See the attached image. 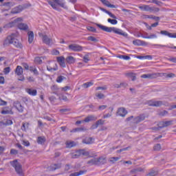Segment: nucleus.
Here are the masks:
<instances>
[{
  "label": "nucleus",
  "mask_w": 176,
  "mask_h": 176,
  "mask_svg": "<svg viewBox=\"0 0 176 176\" xmlns=\"http://www.w3.org/2000/svg\"><path fill=\"white\" fill-rule=\"evenodd\" d=\"M15 38H17V34L12 33L8 35L3 41V46H9L10 45H12Z\"/></svg>",
  "instance_id": "39448f33"
},
{
  "label": "nucleus",
  "mask_w": 176,
  "mask_h": 176,
  "mask_svg": "<svg viewBox=\"0 0 176 176\" xmlns=\"http://www.w3.org/2000/svg\"><path fill=\"white\" fill-rule=\"evenodd\" d=\"M29 70L30 72H33L34 75H39V72H38V69H36V67L34 66H30Z\"/></svg>",
  "instance_id": "58836bf2"
},
{
  "label": "nucleus",
  "mask_w": 176,
  "mask_h": 176,
  "mask_svg": "<svg viewBox=\"0 0 176 176\" xmlns=\"http://www.w3.org/2000/svg\"><path fill=\"white\" fill-rule=\"evenodd\" d=\"M1 115H13V111L12 109L10 110H2L1 111Z\"/></svg>",
  "instance_id": "79ce46f5"
},
{
  "label": "nucleus",
  "mask_w": 176,
  "mask_h": 176,
  "mask_svg": "<svg viewBox=\"0 0 176 176\" xmlns=\"http://www.w3.org/2000/svg\"><path fill=\"white\" fill-rule=\"evenodd\" d=\"M127 113L128 111L124 107H120L117 111V116H121L122 118H124Z\"/></svg>",
  "instance_id": "9d476101"
},
{
  "label": "nucleus",
  "mask_w": 176,
  "mask_h": 176,
  "mask_svg": "<svg viewBox=\"0 0 176 176\" xmlns=\"http://www.w3.org/2000/svg\"><path fill=\"white\" fill-rule=\"evenodd\" d=\"M148 116H149L148 115H145V113H142L133 119V123H135V124H138V123L144 122V120H145L146 118H148Z\"/></svg>",
  "instance_id": "423d86ee"
},
{
  "label": "nucleus",
  "mask_w": 176,
  "mask_h": 176,
  "mask_svg": "<svg viewBox=\"0 0 176 176\" xmlns=\"http://www.w3.org/2000/svg\"><path fill=\"white\" fill-rule=\"evenodd\" d=\"M80 155H82V154L80 153V150H79L75 154H74L72 155V158L73 159H78V157H79V156H80Z\"/></svg>",
  "instance_id": "864d4df0"
},
{
  "label": "nucleus",
  "mask_w": 176,
  "mask_h": 176,
  "mask_svg": "<svg viewBox=\"0 0 176 176\" xmlns=\"http://www.w3.org/2000/svg\"><path fill=\"white\" fill-rule=\"evenodd\" d=\"M66 148H73V146H76V144L75 142H66Z\"/></svg>",
  "instance_id": "c03bdc74"
},
{
  "label": "nucleus",
  "mask_w": 176,
  "mask_h": 176,
  "mask_svg": "<svg viewBox=\"0 0 176 176\" xmlns=\"http://www.w3.org/2000/svg\"><path fill=\"white\" fill-rule=\"evenodd\" d=\"M5 105H8V102L0 98V107H3Z\"/></svg>",
  "instance_id": "680f3d73"
},
{
  "label": "nucleus",
  "mask_w": 176,
  "mask_h": 176,
  "mask_svg": "<svg viewBox=\"0 0 176 176\" xmlns=\"http://www.w3.org/2000/svg\"><path fill=\"white\" fill-rule=\"evenodd\" d=\"M31 3H25L23 5H19L15 8H12L10 14H17L19 13H21L24 9H27L28 8H30Z\"/></svg>",
  "instance_id": "7ed1b4c3"
},
{
  "label": "nucleus",
  "mask_w": 176,
  "mask_h": 176,
  "mask_svg": "<svg viewBox=\"0 0 176 176\" xmlns=\"http://www.w3.org/2000/svg\"><path fill=\"white\" fill-rule=\"evenodd\" d=\"M104 123H105V120L102 119H100L98 121H96V124H98V126H102Z\"/></svg>",
  "instance_id": "6e6d98bb"
},
{
  "label": "nucleus",
  "mask_w": 176,
  "mask_h": 176,
  "mask_svg": "<svg viewBox=\"0 0 176 176\" xmlns=\"http://www.w3.org/2000/svg\"><path fill=\"white\" fill-rule=\"evenodd\" d=\"M133 43L135 46H146L147 45L146 42L138 39L134 40Z\"/></svg>",
  "instance_id": "2eb2a0df"
},
{
  "label": "nucleus",
  "mask_w": 176,
  "mask_h": 176,
  "mask_svg": "<svg viewBox=\"0 0 176 176\" xmlns=\"http://www.w3.org/2000/svg\"><path fill=\"white\" fill-rule=\"evenodd\" d=\"M159 174V171L155 170V168H153L150 170V171L146 175V176H156Z\"/></svg>",
  "instance_id": "aec40b11"
},
{
  "label": "nucleus",
  "mask_w": 176,
  "mask_h": 176,
  "mask_svg": "<svg viewBox=\"0 0 176 176\" xmlns=\"http://www.w3.org/2000/svg\"><path fill=\"white\" fill-rule=\"evenodd\" d=\"M168 61H171L172 63H176V58L175 57H172L168 58Z\"/></svg>",
  "instance_id": "774afa93"
},
{
  "label": "nucleus",
  "mask_w": 176,
  "mask_h": 176,
  "mask_svg": "<svg viewBox=\"0 0 176 176\" xmlns=\"http://www.w3.org/2000/svg\"><path fill=\"white\" fill-rule=\"evenodd\" d=\"M34 63H35L36 64H42V59L41 58V57L36 56V57L34 58Z\"/></svg>",
  "instance_id": "603ef678"
},
{
  "label": "nucleus",
  "mask_w": 176,
  "mask_h": 176,
  "mask_svg": "<svg viewBox=\"0 0 176 176\" xmlns=\"http://www.w3.org/2000/svg\"><path fill=\"white\" fill-rule=\"evenodd\" d=\"M65 61V58H64V56H58L57 57V62L58 63V64L60 63H63Z\"/></svg>",
  "instance_id": "4d7b16f0"
},
{
  "label": "nucleus",
  "mask_w": 176,
  "mask_h": 176,
  "mask_svg": "<svg viewBox=\"0 0 176 176\" xmlns=\"http://www.w3.org/2000/svg\"><path fill=\"white\" fill-rule=\"evenodd\" d=\"M96 96L99 99V100H102V98H105V95L104 94H96Z\"/></svg>",
  "instance_id": "13d9d810"
},
{
  "label": "nucleus",
  "mask_w": 176,
  "mask_h": 176,
  "mask_svg": "<svg viewBox=\"0 0 176 176\" xmlns=\"http://www.w3.org/2000/svg\"><path fill=\"white\" fill-rule=\"evenodd\" d=\"M3 6H6V8H13V6H14V5H16V3H14V1H9V2H6L3 3Z\"/></svg>",
  "instance_id": "e433bc0d"
},
{
  "label": "nucleus",
  "mask_w": 176,
  "mask_h": 176,
  "mask_svg": "<svg viewBox=\"0 0 176 176\" xmlns=\"http://www.w3.org/2000/svg\"><path fill=\"white\" fill-rule=\"evenodd\" d=\"M66 79H67V78L65 77L64 76H59L56 78V82H57V83H61V82H63V80H65Z\"/></svg>",
  "instance_id": "a18cd8bd"
},
{
  "label": "nucleus",
  "mask_w": 176,
  "mask_h": 176,
  "mask_svg": "<svg viewBox=\"0 0 176 176\" xmlns=\"http://www.w3.org/2000/svg\"><path fill=\"white\" fill-rule=\"evenodd\" d=\"M160 34L168 36L169 38H176V33H170L167 30H161Z\"/></svg>",
  "instance_id": "ddd939ff"
},
{
  "label": "nucleus",
  "mask_w": 176,
  "mask_h": 176,
  "mask_svg": "<svg viewBox=\"0 0 176 176\" xmlns=\"http://www.w3.org/2000/svg\"><path fill=\"white\" fill-rule=\"evenodd\" d=\"M100 2H102L103 5H104V6H107V8H111V9H116V8H118V6L113 4H111V3L108 1V0H100Z\"/></svg>",
  "instance_id": "4468645a"
},
{
  "label": "nucleus",
  "mask_w": 176,
  "mask_h": 176,
  "mask_svg": "<svg viewBox=\"0 0 176 176\" xmlns=\"http://www.w3.org/2000/svg\"><path fill=\"white\" fill-rule=\"evenodd\" d=\"M138 58H140V60H142V58H148V60H152V56L151 55H146V56H138Z\"/></svg>",
  "instance_id": "8fccbe9b"
},
{
  "label": "nucleus",
  "mask_w": 176,
  "mask_h": 176,
  "mask_svg": "<svg viewBox=\"0 0 176 176\" xmlns=\"http://www.w3.org/2000/svg\"><path fill=\"white\" fill-rule=\"evenodd\" d=\"M18 28H19V30H22L23 31H27V30H28V25L25 23H19L18 25Z\"/></svg>",
  "instance_id": "2f4dec72"
},
{
  "label": "nucleus",
  "mask_w": 176,
  "mask_h": 176,
  "mask_svg": "<svg viewBox=\"0 0 176 176\" xmlns=\"http://www.w3.org/2000/svg\"><path fill=\"white\" fill-rule=\"evenodd\" d=\"M82 60L84 61V63H85L86 64H87L89 63V61H90V58H89V56H85L82 58Z\"/></svg>",
  "instance_id": "e2e57ef3"
},
{
  "label": "nucleus",
  "mask_w": 176,
  "mask_h": 176,
  "mask_svg": "<svg viewBox=\"0 0 176 176\" xmlns=\"http://www.w3.org/2000/svg\"><path fill=\"white\" fill-rule=\"evenodd\" d=\"M96 159L98 166H102V164H105L107 163V159L103 157H98Z\"/></svg>",
  "instance_id": "6ab92c4d"
},
{
  "label": "nucleus",
  "mask_w": 176,
  "mask_h": 176,
  "mask_svg": "<svg viewBox=\"0 0 176 176\" xmlns=\"http://www.w3.org/2000/svg\"><path fill=\"white\" fill-rule=\"evenodd\" d=\"M144 171V168L139 167L137 168H133L131 170V173H133V174H137L138 173H142Z\"/></svg>",
  "instance_id": "ea45409f"
},
{
  "label": "nucleus",
  "mask_w": 176,
  "mask_h": 176,
  "mask_svg": "<svg viewBox=\"0 0 176 176\" xmlns=\"http://www.w3.org/2000/svg\"><path fill=\"white\" fill-rule=\"evenodd\" d=\"M27 93L30 94V96H36L38 91L36 89H26Z\"/></svg>",
  "instance_id": "7c9ffc66"
},
{
  "label": "nucleus",
  "mask_w": 176,
  "mask_h": 176,
  "mask_svg": "<svg viewBox=\"0 0 176 176\" xmlns=\"http://www.w3.org/2000/svg\"><path fill=\"white\" fill-rule=\"evenodd\" d=\"M13 106L16 109V110L18 111V112H19V113H23V112H24V107L21 104V102H20V101L19 100L14 101L13 102Z\"/></svg>",
  "instance_id": "6e6552de"
},
{
  "label": "nucleus",
  "mask_w": 176,
  "mask_h": 176,
  "mask_svg": "<svg viewBox=\"0 0 176 176\" xmlns=\"http://www.w3.org/2000/svg\"><path fill=\"white\" fill-rule=\"evenodd\" d=\"M47 2L49 3V5H50V6H52V8H53L55 10H60V9L58 8V6H57V4L53 3V1H50V0H47Z\"/></svg>",
  "instance_id": "72a5a7b5"
},
{
  "label": "nucleus",
  "mask_w": 176,
  "mask_h": 176,
  "mask_svg": "<svg viewBox=\"0 0 176 176\" xmlns=\"http://www.w3.org/2000/svg\"><path fill=\"white\" fill-rule=\"evenodd\" d=\"M154 151H160L162 149V146L160 144H157L155 146L153 147Z\"/></svg>",
  "instance_id": "052dcab7"
},
{
  "label": "nucleus",
  "mask_w": 176,
  "mask_h": 176,
  "mask_svg": "<svg viewBox=\"0 0 176 176\" xmlns=\"http://www.w3.org/2000/svg\"><path fill=\"white\" fill-rule=\"evenodd\" d=\"M142 38H144V39H155L157 38V36L155 34H153L150 36H142Z\"/></svg>",
  "instance_id": "37998d69"
},
{
  "label": "nucleus",
  "mask_w": 176,
  "mask_h": 176,
  "mask_svg": "<svg viewBox=\"0 0 176 176\" xmlns=\"http://www.w3.org/2000/svg\"><path fill=\"white\" fill-rule=\"evenodd\" d=\"M163 104V102L161 100L154 101V100H149L148 102V105L149 107H162Z\"/></svg>",
  "instance_id": "f8f14e48"
},
{
  "label": "nucleus",
  "mask_w": 176,
  "mask_h": 176,
  "mask_svg": "<svg viewBox=\"0 0 176 176\" xmlns=\"http://www.w3.org/2000/svg\"><path fill=\"white\" fill-rule=\"evenodd\" d=\"M68 47L69 50H72V52H82V50H83V47L78 44H71Z\"/></svg>",
  "instance_id": "0eeeda50"
},
{
  "label": "nucleus",
  "mask_w": 176,
  "mask_h": 176,
  "mask_svg": "<svg viewBox=\"0 0 176 176\" xmlns=\"http://www.w3.org/2000/svg\"><path fill=\"white\" fill-rule=\"evenodd\" d=\"M10 164H11V166L15 168V171L18 175L24 176V173H23V166H21V164L17 161V160L11 161Z\"/></svg>",
  "instance_id": "f03ea898"
},
{
  "label": "nucleus",
  "mask_w": 176,
  "mask_h": 176,
  "mask_svg": "<svg viewBox=\"0 0 176 176\" xmlns=\"http://www.w3.org/2000/svg\"><path fill=\"white\" fill-rule=\"evenodd\" d=\"M47 70L49 71L50 72H53L54 71H58V67L57 66V64H55V67H52L50 66H47Z\"/></svg>",
  "instance_id": "4c0bfd02"
},
{
  "label": "nucleus",
  "mask_w": 176,
  "mask_h": 176,
  "mask_svg": "<svg viewBox=\"0 0 176 176\" xmlns=\"http://www.w3.org/2000/svg\"><path fill=\"white\" fill-rule=\"evenodd\" d=\"M42 39L43 43H45V45H50V42H52V38L47 37V35H42Z\"/></svg>",
  "instance_id": "412c9836"
},
{
  "label": "nucleus",
  "mask_w": 176,
  "mask_h": 176,
  "mask_svg": "<svg viewBox=\"0 0 176 176\" xmlns=\"http://www.w3.org/2000/svg\"><path fill=\"white\" fill-rule=\"evenodd\" d=\"M55 3H57L60 8H63V9H67V6H65V3L63 1L60 0H53Z\"/></svg>",
  "instance_id": "b1692460"
},
{
  "label": "nucleus",
  "mask_w": 176,
  "mask_h": 176,
  "mask_svg": "<svg viewBox=\"0 0 176 176\" xmlns=\"http://www.w3.org/2000/svg\"><path fill=\"white\" fill-rule=\"evenodd\" d=\"M82 144H87V145L93 144V138H85L82 140Z\"/></svg>",
  "instance_id": "393cba45"
},
{
  "label": "nucleus",
  "mask_w": 176,
  "mask_h": 176,
  "mask_svg": "<svg viewBox=\"0 0 176 176\" xmlns=\"http://www.w3.org/2000/svg\"><path fill=\"white\" fill-rule=\"evenodd\" d=\"M100 10H102V12H104V13H107V14H109V16H110V17H111L112 19H116V16H115V14H112V12L107 10L105 8H100Z\"/></svg>",
  "instance_id": "cd10ccee"
},
{
  "label": "nucleus",
  "mask_w": 176,
  "mask_h": 176,
  "mask_svg": "<svg viewBox=\"0 0 176 176\" xmlns=\"http://www.w3.org/2000/svg\"><path fill=\"white\" fill-rule=\"evenodd\" d=\"M173 120L170 121H161L157 124L160 129H164V127H168V126H172Z\"/></svg>",
  "instance_id": "1a4fd4ad"
},
{
  "label": "nucleus",
  "mask_w": 176,
  "mask_h": 176,
  "mask_svg": "<svg viewBox=\"0 0 176 176\" xmlns=\"http://www.w3.org/2000/svg\"><path fill=\"white\" fill-rule=\"evenodd\" d=\"M28 127H30V123L28 122H23L22 123V126L21 127V129L22 130V131H27V129H28Z\"/></svg>",
  "instance_id": "473e14b6"
},
{
  "label": "nucleus",
  "mask_w": 176,
  "mask_h": 176,
  "mask_svg": "<svg viewBox=\"0 0 176 176\" xmlns=\"http://www.w3.org/2000/svg\"><path fill=\"white\" fill-rule=\"evenodd\" d=\"M119 159H120L119 157H112L109 158V162L111 164H115V163H116Z\"/></svg>",
  "instance_id": "a19ab883"
},
{
  "label": "nucleus",
  "mask_w": 176,
  "mask_h": 176,
  "mask_svg": "<svg viewBox=\"0 0 176 176\" xmlns=\"http://www.w3.org/2000/svg\"><path fill=\"white\" fill-rule=\"evenodd\" d=\"M23 67L21 66H17L15 69V74L18 76H21L23 75Z\"/></svg>",
  "instance_id": "4be33fe9"
},
{
  "label": "nucleus",
  "mask_w": 176,
  "mask_h": 176,
  "mask_svg": "<svg viewBox=\"0 0 176 176\" xmlns=\"http://www.w3.org/2000/svg\"><path fill=\"white\" fill-rule=\"evenodd\" d=\"M96 25L98 27V28L102 30V31H104V32H114V34H117V35H122L125 38L127 36V33L124 32L123 30L117 28H109L100 23H96Z\"/></svg>",
  "instance_id": "f257e3e1"
},
{
  "label": "nucleus",
  "mask_w": 176,
  "mask_h": 176,
  "mask_svg": "<svg viewBox=\"0 0 176 176\" xmlns=\"http://www.w3.org/2000/svg\"><path fill=\"white\" fill-rule=\"evenodd\" d=\"M94 85V82H85L82 85L83 87H85V89H87L89 87H90V86H93Z\"/></svg>",
  "instance_id": "49530a36"
},
{
  "label": "nucleus",
  "mask_w": 176,
  "mask_h": 176,
  "mask_svg": "<svg viewBox=\"0 0 176 176\" xmlns=\"http://www.w3.org/2000/svg\"><path fill=\"white\" fill-rule=\"evenodd\" d=\"M36 142L39 145H43L46 142V138L45 136H38Z\"/></svg>",
  "instance_id": "dca6fc26"
},
{
  "label": "nucleus",
  "mask_w": 176,
  "mask_h": 176,
  "mask_svg": "<svg viewBox=\"0 0 176 176\" xmlns=\"http://www.w3.org/2000/svg\"><path fill=\"white\" fill-rule=\"evenodd\" d=\"M125 76H126L127 78H131L132 80H135L136 79L135 74L133 72L125 73Z\"/></svg>",
  "instance_id": "c9c22d12"
},
{
  "label": "nucleus",
  "mask_w": 176,
  "mask_h": 176,
  "mask_svg": "<svg viewBox=\"0 0 176 176\" xmlns=\"http://www.w3.org/2000/svg\"><path fill=\"white\" fill-rule=\"evenodd\" d=\"M158 115L160 116H166V115H168V111L164 110L162 111H160Z\"/></svg>",
  "instance_id": "5fc2aeb1"
},
{
  "label": "nucleus",
  "mask_w": 176,
  "mask_h": 176,
  "mask_svg": "<svg viewBox=\"0 0 176 176\" xmlns=\"http://www.w3.org/2000/svg\"><path fill=\"white\" fill-rule=\"evenodd\" d=\"M19 153V151L14 149V148H12L10 150V155H17Z\"/></svg>",
  "instance_id": "0e129e2a"
},
{
  "label": "nucleus",
  "mask_w": 176,
  "mask_h": 176,
  "mask_svg": "<svg viewBox=\"0 0 176 176\" xmlns=\"http://www.w3.org/2000/svg\"><path fill=\"white\" fill-rule=\"evenodd\" d=\"M97 120V117L95 116H89L86 117L84 120L85 123H89V122H93Z\"/></svg>",
  "instance_id": "a211bd4d"
},
{
  "label": "nucleus",
  "mask_w": 176,
  "mask_h": 176,
  "mask_svg": "<svg viewBox=\"0 0 176 176\" xmlns=\"http://www.w3.org/2000/svg\"><path fill=\"white\" fill-rule=\"evenodd\" d=\"M87 164H89V166H98L97 158H94L87 161Z\"/></svg>",
  "instance_id": "c756f323"
},
{
  "label": "nucleus",
  "mask_w": 176,
  "mask_h": 176,
  "mask_svg": "<svg viewBox=\"0 0 176 176\" xmlns=\"http://www.w3.org/2000/svg\"><path fill=\"white\" fill-rule=\"evenodd\" d=\"M87 41H90L91 42H95V43L98 42V39H97L96 37L92 36H88Z\"/></svg>",
  "instance_id": "de8ad7c7"
},
{
  "label": "nucleus",
  "mask_w": 176,
  "mask_h": 176,
  "mask_svg": "<svg viewBox=\"0 0 176 176\" xmlns=\"http://www.w3.org/2000/svg\"><path fill=\"white\" fill-rule=\"evenodd\" d=\"M61 168V163L54 164L51 166V169L52 171H56V170H58Z\"/></svg>",
  "instance_id": "c85d7f7f"
},
{
  "label": "nucleus",
  "mask_w": 176,
  "mask_h": 176,
  "mask_svg": "<svg viewBox=\"0 0 176 176\" xmlns=\"http://www.w3.org/2000/svg\"><path fill=\"white\" fill-rule=\"evenodd\" d=\"M107 21H108V23H110L111 24H113V25L118 24V21L116 19H108Z\"/></svg>",
  "instance_id": "3c124183"
},
{
  "label": "nucleus",
  "mask_w": 176,
  "mask_h": 176,
  "mask_svg": "<svg viewBox=\"0 0 176 176\" xmlns=\"http://www.w3.org/2000/svg\"><path fill=\"white\" fill-rule=\"evenodd\" d=\"M148 3H155L157 6H163V2L158 1V0H152L147 1Z\"/></svg>",
  "instance_id": "f704fd0d"
},
{
  "label": "nucleus",
  "mask_w": 176,
  "mask_h": 176,
  "mask_svg": "<svg viewBox=\"0 0 176 176\" xmlns=\"http://www.w3.org/2000/svg\"><path fill=\"white\" fill-rule=\"evenodd\" d=\"M88 31H91V32H96V29L93 26H89L87 28Z\"/></svg>",
  "instance_id": "338daca9"
},
{
  "label": "nucleus",
  "mask_w": 176,
  "mask_h": 176,
  "mask_svg": "<svg viewBox=\"0 0 176 176\" xmlns=\"http://www.w3.org/2000/svg\"><path fill=\"white\" fill-rule=\"evenodd\" d=\"M118 58H122L123 60H130V56L126 55H120Z\"/></svg>",
  "instance_id": "bf43d9fd"
},
{
  "label": "nucleus",
  "mask_w": 176,
  "mask_h": 176,
  "mask_svg": "<svg viewBox=\"0 0 176 176\" xmlns=\"http://www.w3.org/2000/svg\"><path fill=\"white\" fill-rule=\"evenodd\" d=\"M163 76H165L166 78H174V76H175V74L173 73H170L168 74L167 73H163Z\"/></svg>",
  "instance_id": "09e8293b"
},
{
  "label": "nucleus",
  "mask_w": 176,
  "mask_h": 176,
  "mask_svg": "<svg viewBox=\"0 0 176 176\" xmlns=\"http://www.w3.org/2000/svg\"><path fill=\"white\" fill-rule=\"evenodd\" d=\"M66 61L68 64H74L76 59L72 56H69L66 58Z\"/></svg>",
  "instance_id": "bb28decb"
},
{
  "label": "nucleus",
  "mask_w": 176,
  "mask_h": 176,
  "mask_svg": "<svg viewBox=\"0 0 176 176\" xmlns=\"http://www.w3.org/2000/svg\"><path fill=\"white\" fill-rule=\"evenodd\" d=\"M80 153L81 155H82L83 156H89V152L85 151V150H80Z\"/></svg>",
  "instance_id": "69168bd1"
},
{
  "label": "nucleus",
  "mask_w": 176,
  "mask_h": 176,
  "mask_svg": "<svg viewBox=\"0 0 176 176\" xmlns=\"http://www.w3.org/2000/svg\"><path fill=\"white\" fill-rule=\"evenodd\" d=\"M139 9H140V10H143L144 12H150V13H157L158 12H160V8L156 7H151L148 5H143L139 6Z\"/></svg>",
  "instance_id": "20e7f679"
},
{
  "label": "nucleus",
  "mask_w": 176,
  "mask_h": 176,
  "mask_svg": "<svg viewBox=\"0 0 176 176\" xmlns=\"http://www.w3.org/2000/svg\"><path fill=\"white\" fill-rule=\"evenodd\" d=\"M51 90L53 91V94L58 96V91L60 90V88H58L57 85H52L51 87Z\"/></svg>",
  "instance_id": "a878e982"
},
{
  "label": "nucleus",
  "mask_w": 176,
  "mask_h": 176,
  "mask_svg": "<svg viewBox=\"0 0 176 176\" xmlns=\"http://www.w3.org/2000/svg\"><path fill=\"white\" fill-rule=\"evenodd\" d=\"M12 45H14V46H15V47L17 49H23V44H21V42L16 38H14Z\"/></svg>",
  "instance_id": "f3484780"
},
{
  "label": "nucleus",
  "mask_w": 176,
  "mask_h": 176,
  "mask_svg": "<svg viewBox=\"0 0 176 176\" xmlns=\"http://www.w3.org/2000/svg\"><path fill=\"white\" fill-rule=\"evenodd\" d=\"M28 43H32V42H34V32L32 31L28 32Z\"/></svg>",
  "instance_id": "5701e85b"
},
{
  "label": "nucleus",
  "mask_w": 176,
  "mask_h": 176,
  "mask_svg": "<svg viewBox=\"0 0 176 176\" xmlns=\"http://www.w3.org/2000/svg\"><path fill=\"white\" fill-rule=\"evenodd\" d=\"M159 76V74L157 73H153V74H143L141 76V78L143 79H155Z\"/></svg>",
  "instance_id": "9b49d317"
}]
</instances>
